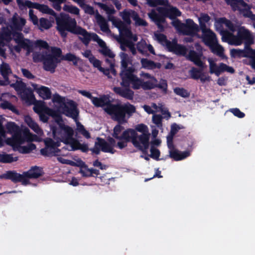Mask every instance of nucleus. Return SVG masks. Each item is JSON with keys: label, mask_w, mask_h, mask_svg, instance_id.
Segmentation results:
<instances>
[{"label": "nucleus", "mask_w": 255, "mask_h": 255, "mask_svg": "<svg viewBox=\"0 0 255 255\" xmlns=\"http://www.w3.org/2000/svg\"><path fill=\"white\" fill-rule=\"evenodd\" d=\"M107 140L108 142L102 138L97 137V141L95 142L94 147L90 148L92 153L99 155L101 150L104 152L114 154L116 152V150L113 148L117 145L116 140L111 137H109Z\"/></svg>", "instance_id": "6"}, {"label": "nucleus", "mask_w": 255, "mask_h": 255, "mask_svg": "<svg viewBox=\"0 0 255 255\" xmlns=\"http://www.w3.org/2000/svg\"><path fill=\"white\" fill-rule=\"evenodd\" d=\"M57 125L51 126V130L52 132L53 137L57 140L65 143L67 142L72 136L74 135L73 129L68 125H66L63 122L61 117L56 120Z\"/></svg>", "instance_id": "2"}, {"label": "nucleus", "mask_w": 255, "mask_h": 255, "mask_svg": "<svg viewBox=\"0 0 255 255\" xmlns=\"http://www.w3.org/2000/svg\"><path fill=\"white\" fill-rule=\"evenodd\" d=\"M172 25L184 35L194 36L197 35V33L199 31V26L190 18L187 19L185 23H183L179 19H176L172 21Z\"/></svg>", "instance_id": "5"}, {"label": "nucleus", "mask_w": 255, "mask_h": 255, "mask_svg": "<svg viewBox=\"0 0 255 255\" xmlns=\"http://www.w3.org/2000/svg\"><path fill=\"white\" fill-rule=\"evenodd\" d=\"M203 68H201L200 69H198L196 68H192L190 70V74L191 78L195 80L199 79V78L201 77V75L203 73Z\"/></svg>", "instance_id": "47"}, {"label": "nucleus", "mask_w": 255, "mask_h": 255, "mask_svg": "<svg viewBox=\"0 0 255 255\" xmlns=\"http://www.w3.org/2000/svg\"><path fill=\"white\" fill-rule=\"evenodd\" d=\"M114 92L120 96L128 100H132L134 92L130 89L129 87H115Z\"/></svg>", "instance_id": "17"}, {"label": "nucleus", "mask_w": 255, "mask_h": 255, "mask_svg": "<svg viewBox=\"0 0 255 255\" xmlns=\"http://www.w3.org/2000/svg\"><path fill=\"white\" fill-rule=\"evenodd\" d=\"M163 117L160 115H154L152 116V122L158 128L162 127Z\"/></svg>", "instance_id": "56"}, {"label": "nucleus", "mask_w": 255, "mask_h": 255, "mask_svg": "<svg viewBox=\"0 0 255 255\" xmlns=\"http://www.w3.org/2000/svg\"><path fill=\"white\" fill-rule=\"evenodd\" d=\"M0 73L2 76L4 81H0V85H7L10 84L8 76L12 74V70L9 65L3 62L0 65Z\"/></svg>", "instance_id": "13"}, {"label": "nucleus", "mask_w": 255, "mask_h": 255, "mask_svg": "<svg viewBox=\"0 0 255 255\" xmlns=\"http://www.w3.org/2000/svg\"><path fill=\"white\" fill-rule=\"evenodd\" d=\"M132 18L135 21L136 26H146L148 23L143 19L140 18L135 11H132Z\"/></svg>", "instance_id": "34"}, {"label": "nucleus", "mask_w": 255, "mask_h": 255, "mask_svg": "<svg viewBox=\"0 0 255 255\" xmlns=\"http://www.w3.org/2000/svg\"><path fill=\"white\" fill-rule=\"evenodd\" d=\"M137 132L133 129L128 128L124 130L120 136L119 140H125L128 142L131 141L134 146L138 145V143L135 141Z\"/></svg>", "instance_id": "15"}, {"label": "nucleus", "mask_w": 255, "mask_h": 255, "mask_svg": "<svg viewBox=\"0 0 255 255\" xmlns=\"http://www.w3.org/2000/svg\"><path fill=\"white\" fill-rule=\"evenodd\" d=\"M148 16L155 22V24L156 23H164L165 21L166 16L161 13L158 14L154 11H152L149 13Z\"/></svg>", "instance_id": "29"}, {"label": "nucleus", "mask_w": 255, "mask_h": 255, "mask_svg": "<svg viewBox=\"0 0 255 255\" xmlns=\"http://www.w3.org/2000/svg\"><path fill=\"white\" fill-rule=\"evenodd\" d=\"M230 44L231 45L239 46L241 45L243 42L239 37L238 35H235L232 33Z\"/></svg>", "instance_id": "59"}, {"label": "nucleus", "mask_w": 255, "mask_h": 255, "mask_svg": "<svg viewBox=\"0 0 255 255\" xmlns=\"http://www.w3.org/2000/svg\"><path fill=\"white\" fill-rule=\"evenodd\" d=\"M125 45L129 48L130 52L133 55H135L136 54V50L135 47L134 43L128 40H125Z\"/></svg>", "instance_id": "57"}, {"label": "nucleus", "mask_w": 255, "mask_h": 255, "mask_svg": "<svg viewBox=\"0 0 255 255\" xmlns=\"http://www.w3.org/2000/svg\"><path fill=\"white\" fill-rule=\"evenodd\" d=\"M123 109L124 110L125 114H127L128 115H131L133 113L135 112V107L130 104L128 105H125L124 106H122Z\"/></svg>", "instance_id": "53"}, {"label": "nucleus", "mask_w": 255, "mask_h": 255, "mask_svg": "<svg viewBox=\"0 0 255 255\" xmlns=\"http://www.w3.org/2000/svg\"><path fill=\"white\" fill-rule=\"evenodd\" d=\"M212 52L216 54L218 56L220 57H222L224 55V49L223 47H222L221 45L216 44L215 46H214V45L210 47Z\"/></svg>", "instance_id": "50"}, {"label": "nucleus", "mask_w": 255, "mask_h": 255, "mask_svg": "<svg viewBox=\"0 0 255 255\" xmlns=\"http://www.w3.org/2000/svg\"><path fill=\"white\" fill-rule=\"evenodd\" d=\"M158 11L160 13L170 19H176L177 16L181 15V11L177 7L173 6L169 8H160Z\"/></svg>", "instance_id": "14"}, {"label": "nucleus", "mask_w": 255, "mask_h": 255, "mask_svg": "<svg viewBox=\"0 0 255 255\" xmlns=\"http://www.w3.org/2000/svg\"><path fill=\"white\" fill-rule=\"evenodd\" d=\"M18 160V157H13L12 154L5 153H0V162L10 163Z\"/></svg>", "instance_id": "31"}, {"label": "nucleus", "mask_w": 255, "mask_h": 255, "mask_svg": "<svg viewBox=\"0 0 255 255\" xmlns=\"http://www.w3.org/2000/svg\"><path fill=\"white\" fill-rule=\"evenodd\" d=\"M100 53H101L103 55L105 56H108L109 58H114L115 55L113 53V52L107 47H105L104 48L102 49L100 51Z\"/></svg>", "instance_id": "64"}, {"label": "nucleus", "mask_w": 255, "mask_h": 255, "mask_svg": "<svg viewBox=\"0 0 255 255\" xmlns=\"http://www.w3.org/2000/svg\"><path fill=\"white\" fill-rule=\"evenodd\" d=\"M92 103L97 107H103L106 106L108 108L110 105H113L110 99L109 95H104L100 97L93 98Z\"/></svg>", "instance_id": "20"}, {"label": "nucleus", "mask_w": 255, "mask_h": 255, "mask_svg": "<svg viewBox=\"0 0 255 255\" xmlns=\"http://www.w3.org/2000/svg\"><path fill=\"white\" fill-rule=\"evenodd\" d=\"M155 88H158L164 92H166L167 90V83L166 80L161 79L159 83L157 84H154Z\"/></svg>", "instance_id": "60"}, {"label": "nucleus", "mask_w": 255, "mask_h": 255, "mask_svg": "<svg viewBox=\"0 0 255 255\" xmlns=\"http://www.w3.org/2000/svg\"><path fill=\"white\" fill-rule=\"evenodd\" d=\"M62 113L66 116L71 118L77 121L79 116V111L77 109V104L73 100H70L62 107Z\"/></svg>", "instance_id": "9"}, {"label": "nucleus", "mask_w": 255, "mask_h": 255, "mask_svg": "<svg viewBox=\"0 0 255 255\" xmlns=\"http://www.w3.org/2000/svg\"><path fill=\"white\" fill-rule=\"evenodd\" d=\"M147 44L144 40L142 39L138 42L136 44V48L138 51L145 56H148V54L147 53Z\"/></svg>", "instance_id": "35"}, {"label": "nucleus", "mask_w": 255, "mask_h": 255, "mask_svg": "<svg viewBox=\"0 0 255 255\" xmlns=\"http://www.w3.org/2000/svg\"><path fill=\"white\" fill-rule=\"evenodd\" d=\"M0 107L3 109H7L16 114H19L18 110L11 103L7 101H4L0 104Z\"/></svg>", "instance_id": "41"}, {"label": "nucleus", "mask_w": 255, "mask_h": 255, "mask_svg": "<svg viewBox=\"0 0 255 255\" xmlns=\"http://www.w3.org/2000/svg\"><path fill=\"white\" fill-rule=\"evenodd\" d=\"M190 155V153L189 151H184L182 152L176 148H175L171 149V150H169L168 156L170 158L173 159L174 161H180L184 159L189 156Z\"/></svg>", "instance_id": "21"}, {"label": "nucleus", "mask_w": 255, "mask_h": 255, "mask_svg": "<svg viewBox=\"0 0 255 255\" xmlns=\"http://www.w3.org/2000/svg\"><path fill=\"white\" fill-rule=\"evenodd\" d=\"M140 63L143 68L149 70H154L156 68L160 69L161 67V64L160 63L154 62L153 61L147 58H142Z\"/></svg>", "instance_id": "25"}, {"label": "nucleus", "mask_w": 255, "mask_h": 255, "mask_svg": "<svg viewBox=\"0 0 255 255\" xmlns=\"http://www.w3.org/2000/svg\"><path fill=\"white\" fill-rule=\"evenodd\" d=\"M113 23L115 26L119 29L120 34L126 37L132 36L131 30L127 27V24L124 22L118 19L114 20Z\"/></svg>", "instance_id": "19"}, {"label": "nucleus", "mask_w": 255, "mask_h": 255, "mask_svg": "<svg viewBox=\"0 0 255 255\" xmlns=\"http://www.w3.org/2000/svg\"><path fill=\"white\" fill-rule=\"evenodd\" d=\"M61 150L58 148L54 147H48L47 150L45 153H43L42 151V149H40L41 154L45 156L52 157L53 156H59L60 155V152Z\"/></svg>", "instance_id": "32"}, {"label": "nucleus", "mask_w": 255, "mask_h": 255, "mask_svg": "<svg viewBox=\"0 0 255 255\" xmlns=\"http://www.w3.org/2000/svg\"><path fill=\"white\" fill-rule=\"evenodd\" d=\"M40 29L42 30V28L48 29L51 26L50 22L45 18H40L39 19Z\"/></svg>", "instance_id": "48"}, {"label": "nucleus", "mask_w": 255, "mask_h": 255, "mask_svg": "<svg viewBox=\"0 0 255 255\" xmlns=\"http://www.w3.org/2000/svg\"><path fill=\"white\" fill-rule=\"evenodd\" d=\"M25 122L30 128L37 134H40L42 130L37 123L31 117L28 116L25 118Z\"/></svg>", "instance_id": "28"}, {"label": "nucleus", "mask_w": 255, "mask_h": 255, "mask_svg": "<svg viewBox=\"0 0 255 255\" xmlns=\"http://www.w3.org/2000/svg\"><path fill=\"white\" fill-rule=\"evenodd\" d=\"M60 62V60L55 57L53 55L46 54L44 62H43V68L46 71H50L53 73L57 66V64Z\"/></svg>", "instance_id": "11"}, {"label": "nucleus", "mask_w": 255, "mask_h": 255, "mask_svg": "<svg viewBox=\"0 0 255 255\" xmlns=\"http://www.w3.org/2000/svg\"><path fill=\"white\" fill-rule=\"evenodd\" d=\"M63 9L64 10L67 11L69 12L72 13V14H76V15H78L79 14L80 10L77 7H76L75 6L67 5L65 4L63 7Z\"/></svg>", "instance_id": "54"}, {"label": "nucleus", "mask_w": 255, "mask_h": 255, "mask_svg": "<svg viewBox=\"0 0 255 255\" xmlns=\"http://www.w3.org/2000/svg\"><path fill=\"white\" fill-rule=\"evenodd\" d=\"M202 56V52H196L194 50H190L188 53L187 59L194 63L195 65L200 68H204V63L201 60V58Z\"/></svg>", "instance_id": "16"}, {"label": "nucleus", "mask_w": 255, "mask_h": 255, "mask_svg": "<svg viewBox=\"0 0 255 255\" xmlns=\"http://www.w3.org/2000/svg\"><path fill=\"white\" fill-rule=\"evenodd\" d=\"M7 132L12 134V138L7 140V144L11 146L18 145L22 143L27 135L29 134V130L25 129L22 133L19 127L14 122H8L6 125Z\"/></svg>", "instance_id": "4"}, {"label": "nucleus", "mask_w": 255, "mask_h": 255, "mask_svg": "<svg viewBox=\"0 0 255 255\" xmlns=\"http://www.w3.org/2000/svg\"><path fill=\"white\" fill-rule=\"evenodd\" d=\"M237 35L243 42L245 41V44H252L253 40L250 31L246 29L244 26L240 27L238 29Z\"/></svg>", "instance_id": "23"}, {"label": "nucleus", "mask_w": 255, "mask_h": 255, "mask_svg": "<svg viewBox=\"0 0 255 255\" xmlns=\"http://www.w3.org/2000/svg\"><path fill=\"white\" fill-rule=\"evenodd\" d=\"M22 39L23 36L22 34L21 33H17L16 37L14 38V40L18 45L14 46V49L17 52H20L21 48L27 49L30 48L29 44L25 42Z\"/></svg>", "instance_id": "24"}, {"label": "nucleus", "mask_w": 255, "mask_h": 255, "mask_svg": "<svg viewBox=\"0 0 255 255\" xmlns=\"http://www.w3.org/2000/svg\"><path fill=\"white\" fill-rule=\"evenodd\" d=\"M219 21L225 26L232 32H234L237 30L238 26L234 24L231 20L227 19L225 17L220 18Z\"/></svg>", "instance_id": "36"}, {"label": "nucleus", "mask_w": 255, "mask_h": 255, "mask_svg": "<svg viewBox=\"0 0 255 255\" xmlns=\"http://www.w3.org/2000/svg\"><path fill=\"white\" fill-rule=\"evenodd\" d=\"M74 34L83 36V37L79 36V38L86 46L88 45L92 39L91 33L88 32L85 29L80 26H78Z\"/></svg>", "instance_id": "18"}, {"label": "nucleus", "mask_w": 255, "mask_h": 255, "mask_svg": "<svg viewBox=\"0 0 255 255\" xmlns=\"http://www.w3.org/2000/svg\"><path fill=\"white\" fill-rule=\"evenodd\" d=\"M16 2L19 6V7L22 9V7L26 6L30 8H35L36 9V7L37 5V3L36 2H33L30 0H26L24 1L23 0H16Z\"/></svg>", "instance_id": "38"}, {"label": "nucleus", "mask_w": 255, "mask_h": 255, "mask_svg": "<svg viewBox=\"0 0 255 255\" xmlns=\"http://www.w3.org/2000/svg\"><path fill=\"white\" fill-rule=\"evenodd\" d=\"M46 54L35 52L33 54V61L34 62H44Z\"/></svg>", "instance_id": "51"}, {"label": "nucleus", "mask_w": 255, "mask_h": 255, "mask_svg": "<svg viewBox=\"0 0 255 255\" xmlns=\"http://www.w3.org/2000/svg\"><path fill=\"white\" fill-rule=\"evenodd\" d=\"M174 92L183 98H187L190 96L188 91L183 88L176 87L174 89Z\"/></svg>", "instance_id": "44"}, {"label": "nucleus", "mask_w": 255, "mask_h": 255, "mask_svg": "<svg viewBox=\"0 0 255 255\" xmlns=\"http://www.w3.org/2000/svg\"><path fill=\"white\" fill-rule=\"evenodd\" d=\"M60 141L59 140L54 141L52 138H46L44 140L45 147L43 148H42V152L45 153L47 150L48 147L58 148L60 145Z\"/></svg>", "instance_id": "30"}, {"label": "nucleus", "mask_w": 255, "mask_h": 255, "mask_svg": "<svg viewBox=\"0 0 255 255\" xmlns=\"http://www.w3.org/2000/svg\"><path fill=\"white\" fill-rule=\"evenodd\" d=\"M209 62L210 64V73L211 74L214 73L217 76H219L220 75V72L218 69L219 66H217V64L212 60H209Z\"/></svg>", "instance_id": "49"}, {"label": "nucleus", "mask_w": 255, "mask_h": 255, "mask_svg": "<svg viewBox=\"0 0 255 255\" xmlns=\"http://www.w3.org/2000/svg\"><path fill=\"white\" fill-rule=\"evenodd\" d=\"M89 61L94 67L98 68L99 71L103 70V67L101 66V62L96 59L93 55L89 58Z\"/></svg>", "instance_id": "52"}, {"label": "nucleus", "mask_w": 255, "mask_h": 255, "mask_svg": "<svg viewBox=\"0 0 255 255\" xmlns=\"http://www.w3.org/2000/svg\"><path fill=\"white\" fill-rule=\"evenodd\" d=\"M121 78L124 76L126 73L135 72V69L132 65V60L130 59L128 54L124 52L121 53Z\"/></svg>", "instance_id": "10"}, {"label": "nucleus", "mask_w": 255, "mask_h": 255, "mask_svg": "<svg viewBox=\"0 0 255 255\" xmlns=\"http://www.w3.org/2000/svg\"><path fill=\"white\" fill-rule=\"evenodd\" d=\"M96 19L98 25H99L101 30L104 32H107L110 31V28L108 22L106 19L100 14H97L96 15Z\"/></svg>", "instance_id": "27"}, {"label": "nucleus", "mask_w": 255, "mask_h": 255, "mask_svg": "<svg viewBox=\"0 0 255 255\" xmlns=\"http://www.w3.org/2000/svg\"><path fill=\"white\" fill-rule=\"evenodd\" d=\"M222 41L228 42L230 44V41H231L232 33L230 32L227 30H225L222 32Z\"/></svg>", "instance_id": "63"}, {"label": "nucleus", "mask_w": 255, "mask_h": 255, "mask_svg": "<svg viewBox=\"0 0 255 255\" xmlns=\"http://www.w3.org/2000/svg\"><path fill=\"white\" fill-rule=\"evenodd\" d=\"M17 32H12L8 27H3L0 34V39L9 42L12 40V36L16 37Z\"/></svg>", "instance_id": "26"}, {"label": "nucleus", "mask_w": 255, "mask_h": 255, "mask_svg": "<svg viewBox=\"0 0 255 255\" xmlns=\"http://www.w3.org/2000/svg\"><path fill=\"white\" fill-rule=\"evenodd\" d=\"M66 144H69L71 149L70 151H75L79 149L80 142L72 136L71 138L65 143Z\"/></svg>", "instance_id": "42"}, {"label": "nucleus", "mask_w": 255, "mask_h": 255, "mask_svg": "<svg viewBox=\"0 0 255 255\" xmlns=\"http://www.w3.org/2000/svg\"><path fill=\"white\" fill-rule=\"evenodd\" d=\"M105 111L109 115L113 116L115 121L120 124L126 123V114L123 107L119 105H110L104 109Z\"/></svg>", "instance_id": "7"}, {"label": "nucleus", "mask_w": 255, "mask_h": 255, "mask_svg": "<svg viewBox=\"0 0 255 255\" xmlns=\"http://www.w3.org/2000/svg\"><path fill=\"white\" fill-rule=\"evenodd\" d=\"M97 5L99 7L105 10L107 13L109 15L113 14L116 12V10L113 6L109 7L106 4L102 2H98Z\"/></svg>", "instance_id": "46"}, {"label": "nucleus", "mask_w": 255, "mask_h": 255, "mask_svg": "<svg viewBox=\"0 0 255 255\" xmlns=\"http://www.w3.org/2000/svg\"><path fill=\"white\" fill-rule=\"evenodd\" d=\"M255 56V50H253L249 44H245V49L243 50V57H249L252 59Z\"/></svg>", "instance_id": "37"}, {"label": "nucleus", "mask_w": 255, "mask_h": 255, "mask_svg": "<svg viewBox=\"0 0 255 255\" xmlns=\"http://www.w3.org/2000/svg\"><path fill=\"white\" fill-rule=\"evenodd\" d=\"M83 167L85 169H81L79 173H81L83 177H92L90 169L88 167V166L83 163Z\"/></svg>", "instance_id": "62"}, {"label": "nucleus", "mask_w": 255, "mask_h": 255, "mask_svg": "<svg viewBox=\"0 0 255 255\" xmlns=\"http://www.w3.org/2000/svg\"><path fill=\"white\" fill-rule=\"evenodd\" d=\"M39 96L44 100L51 98V92L50 89L46 87L41 86L38 91Z\"/></svg>", "instance_id": "33"}, {"label": "nucleus", "mask_w": 255, "mask_h": 255, "mask_svg": "<svg viewBox=\"0 0 255 255\" xmlns=\"http://www.w3.org/2000/svg\"><path fill=\"white\" fill-rule=\"evenodd\" d=\"M149 134L147 133H142L139 136L136 135L135 141L138 143V145L135 146L143 152H146L149 147Z\"/></svg>", "instance_id": "12"}, {"label": "nucleus", "mask_w": 255, "mask_h": 255, "mask_svg": "<svg viewBox=\"0 0 255 255\" xmlns=\"http://www.w3.org/2000/svg\"><path fill=\"white\" fill-rule=\"evenodd\" d=\"M177 44V42L175 40L172 42L168 40L164 46L166 47L168 51L173 52Z\"/></svg>", "instance_id": "58"}, {"label": "nucleus", "mask_w": 255, "mask_h": 255, "mask_svg": "<svg viewBox=\"0 0 255 255\" xmlns=\"http://www.w3.org/2000/svg\"><path fill=\"white\" fill-rule=\"evenodd\" d=\"M43 173L42 168L34 166L27 171H24L22 174L17 173L15 170L7 171L0 176V178L10 180L13 183L21 182L26 185L29 183V179L38 178L42 176Z\"/></svg>", "instance_id": "1"}, {"label": "nucleus", "mask_w": 255, "mask_h": 255, "mask_svg": "<svg viewBox=\"0 0 255 255\" xmlns=\"http://www.w3.org/2000/svg\"><path fill=\"white\" fill-rule=\"evenodd\" d=\"M52 2L53 7L57 11H60L61 9V4L65 2L66 0H49Z\"/></svg>", "instance_id": "61"}, {"label": "nucleus", "mask_w": 255, "mask_h": 255, "mask_svg": "<svg viewBox=\"0 0 255 255\" xmlns=\"http://www.w3.org/2000/svg\"><path fill=\"white\" fill-rule=\"evenodd\" d=\"M122 124L117 125L114 128L113 137L118 140H119L121 135L120 133L124 129V127L121 125Z\"/></svg>", "instance_id": "43"}, {"label": "nucleus", "mask_w": 255, "mask_h": 255, "mask_svg": "<svg viewBox=\"0 0 255 255\" xmlns=\"http://www.w3.org/2000/svg\"><path fill=\"white\" fill-rule=\"evenodd\" d=\"M62 59L69 62H72L74 66H77L80 58L73 54L68 53L62 56Z\"/></svg>", "instance_id": "39"}, {"label": "nucleus", "mask_w": 255, "mask_h": 255, "mask_svg": "<svg viewBox=\"0 0 255 255\" xmlns=\"http://www.w3.org/2000/svg\"><path fill=\"white\" fill-rule=\"evenodd\" d=\"M134 72L126 73L121 77L122 82L121 85L122 87H130L132 85V88L134 90H138L141 88L142 80L139 79L134 74Z\"/></svg>", "instance_id": "8"}, {"label": "nucleus", "mask_w": 255, "mask_h": 255, "mask_svg": "<svg viewBox=\"0 0 255 255\" xmlns=\"http://www.w3.org/2000/svg\"><path fill=\"white\" fill-rule=\"evenodd\" d=\"M205 44L209 47H212L216 42V35L211 30H209L205 33H202L201 37Z\"/></svg>", "instance_id": "22"}, {"label": "nucleus", "mask_w": 255, "mask_h": 255, "mask_svg": "<svg viewBox=\"0 0 255 255\" xmlns=\"http://www.w3.org/2000/svg\"><path fill=\"white\" fill-rule=\"evenodd\" d=\"M133 10L128 11L125 9L123 12H121V16L124 21L126 24L129 25L131 23L130 17L132 18Z\"/></svg>", "instance_id": "40"}, {"label": "nucleus", "mask_w": 255, "mask_h": 255, "mask_svg": "<svg viewBox=\"0 0 255 255\" xmlns=\"http://www.w3.org/2000/svg\"><path fill=\"white\" fill-rule=\"evenodd\" d=\"M187 49L183 45L177 44L176 47L173 51V53L182 56H185L187 53Z\"/></svg>", "instance_id": "45"}, {"label": "nucleus", "mask_w": 255, "mask_h": 255, "mask_svg": "<svg viewBox=\"0 0 255 255\" xmlns=\"http://www.w3.org/2000/svg\"><path fill=\"white\" fill-rule=\"evenodd\" d=\"M56 29L63 38L67 37V32L74 34L78 25L76 20L68 15L61 14L60 17L56 18Z\"/></svg>", "instance_id": "3"}, {"label": "nucleus", "mask_w": 255, "mask_h": 255, "mask_svg": "<svg viewBox=\"0 0 255 255\" xmlns=\"http://www.w3.org/2000/svg\"><path fill=\"white\" fill-rule=\"evenodd\" d=\"M230 55L232 58L243 57V50L233 48L230 50Z\"/></svg>", "instance_id": "55"}]
</instances>
